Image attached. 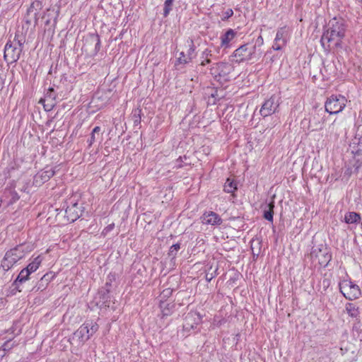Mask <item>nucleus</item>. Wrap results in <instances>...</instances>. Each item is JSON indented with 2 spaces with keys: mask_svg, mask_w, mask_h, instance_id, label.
Listing matches in <instances>:
<instances>
[{
  "mask_svg": "<svg viewBox=\"0 0 362 362\" xmlns=\"http://www.w3.org/2000/svg\"><path fill=\"white\" fill-rule=\"evenodd\" d=\"M346 25L343 18H333L329 21L328 27L322 35L320 42L325 49H327L329 43L336 41V45L339 46L341 40L345 36Z\"/></svg>",
  "mask_w": 362,
  "mask_h": 362,
  "instance_id": "f257e3e1",
  "label": "nucleus"
},
{
  "mask_svg": "<svg viewBox=\"0 0 362 362\" xmlns=\"http://www.w3.org/2000/svg\"><path fill=\"white\" fill-rule=\"evenodd\" d=\"M99 326L93 321H86L74 333L71 340L78 344H83L98 330Z\"/></svg>",
  "mask_w": 362,
  "mask_h": 362,
  "instance_id": "f03ea898",
  "label": "nucleus"
},
{
  "mask_svg": "<svg viewBox=\"0 0 362 362\" xmlns=\"http://www.w3.org/2000/svg\"><path fill=\"white\" fill-rule=\"evenodd\" d=\"M256 52V45L249 43L243 45L236 49L231 55L232 62L240 64L244 62H248L257 57Z\"/></svg>",
  "mask_w": 362,
  "mask_h": 362,
  "instance_id": "7ed1b4c3",
  "label": "nucleus"
},
{
  "mask_svg": "<svg viewBox=\"0 0 362 362\" xmlns=\"http://www.w3.org/2000/svg\"><path fill=\"white\" fill-rule=\"evenodd\" d=\"M347 100L341 95H332L325 103V111L330 115L341 112L346 105Z\"/></svg>",
  "mask_w": 362,
  "mask_h": 362,
  "instance_id": "20e7f679",
  "label": "nucleus"
},
{
  "mask_svg": "<svg viewBox=\"0 0 362 362\" xmlns=\"http://www.w3.org/2000/svg\"><path fill=\"white\" fill-rule=\"evenodd\" d=\"M339 291L349 300H354L361 296L359 286L349 279H344L339 284Z\"/></svg>",
  "mask_w": 362,
  "mask_h": 362,
  "instance_id": "39448f33",
  "label": "nucleus"
},
{
  "mask_svg": "<svg viewBox=\"0 0 362 362\" xmlns=\"http://www.w3.org/2000/svg\"><path fill=\"white\" fill-rule=\"evenodd\" d=\"M101 42L99 35L95 33H88L84 39L82 49L89 52L93 56H95L100 51Z\"/></svg>",
  "mask_w": 362,
  "mask_h": 362,
  "instance_id": "423d86ee",
  "label": "nucleus"
},
{
  "mask_svg": "<svg viewBox=\"0 0 362 362\" xmlns=\"http://www.w3.org/2000/svg\"><path fill=\"white\" fill-rule=\"evenodd\" d=\"M58 99V93L53 87H49L45 93L44 98L40 100L39 103L43 105L46 112H49L56 106Z\"/></svg>",
  "mask_w": 362,
  "mask_h": 362,
  "instance_id": "0eeeda50",
  "label": "nucleus"
},
{
  "mask_svg": "<svg viewBox=\"0 0 362 362\" xmlns=\"http://www.w3.org/2000/svg\"><path fill=\"white\" fill-rule=\"evenodd\" d=\"M22 52V48L11 44V40H9L4 47V57L10 63L16 62L20 59Z\"/></svg>",
  "mask_w": 362,
  "mask_h": 362,
  "instance_id": "6e6552de",
  "label": "nucleus"
},
{
  "mask_svg": "<svg viewBox=\"0 0 362 362\" xmlns=\"http://www.w3.org/2000/svg\"><path fill=\"white\" fill-rule=\"evenodd\" d=\"M33 247L28 244H21L15 247L8 250L6 253L9 255L15 263H17L19 260L22 259L26 254L31 252Z\"/></svg>",
  "mask_w": 362,
  "mask_h": 362,
  "instance_id": "1a4fd4ad",
  "label": "nucleus"
},
{
  "mask_svg": "<svg viewBox=\"0 0 362 362\" xmlns=\"http://www.w3.org/2000/svg\"><path fill=\"white\" fill-rule=\"evenodd\" d=\"M201 322L202 316L200 314L196 311H190L184 319L183 329L186 332H189L195 329Z\"/></svg>",
  "mask_w": 362,
  "mask_h": 362,
  "instance_id": "9d476101",
  "label": "nucleus"
},
{
  "mask_svg": "<svg viewBox=\"0 0 362 362\" xmlns=\"http://www.w3.org/2000/svg\"><path fill=\"white\" fill-rule=\"evenodd\" d=\"M230 66L227 63L218 62L213 64L210 68L211 74L218 81L225 78L230 71Z\"/></svg>",
  "mask_w": 362,
  "mask_h": 362,
  "instance_id": "9b49d317",
  "label": "nucleus"
},
{
  "mask_svg": "<svg viewBox=\"0 0 362 362\" xmlns=\"http://www.w3.org/2000/svg\"><path fill=\"white\" fill-rule=\"evenodd\" d=\"M279 106V101L275 96H272L267 100L260 109V115L266 117L275 113Z\"/></svg>",
  "mask_w": 362,
  "mask_h": 362,
  "instance_id": "f8f14e48",
  "label": "nucleus"
},
{
  "mask_svg": "<svg viewBox=\"0 0 362 362\" xmlns=\"http://www.w3.org/2000/svg\"><path fill=\"white\" fill-rule=\"evenodd\" d=\"M55 174V171L52 169H45L37 173L33 179V185L35 186H40L43 183L47 182Z\"/></svg>",
  "mask_w": 362,
  "mask_h": 362,
  "instance_id": "ddd939ff",
  "label": "nucleus"
},
{
  "mask_svg": "<svg viewBox=\"0 0 362 362\" xmlns=\"http://www.w3.org/2000/svg\"><path fill=\"white\" fill-rule=\"evenodd\" d=\"M83 211L78 203L73 204L71 206H67L65 210V217L68 221L74 222L82 215Z\"/></svg>",
  "mask_w": 362,
  "mask_h": 362,
  "instance_id": "4468645a",
  "label": "nucleus"
},
{
  "mask_svg": "<svg viewBox=\"0 0 362 362\" xmlns=\"http://www.w3.org/2000/svg\"><path fill=\"white\" fill-rule=\"evenodd\" d=\"M1 198H3L4 202L6 203V206L8 207L16 202L20 199V196L13 189L6 188Z\"/></svg>",
  "mask_w": 362,
  "mask_h": 362,
  "instance_id": "2eb2a0df",
  "label": "nucleus"
},
{
  "mask_svg": "<svg viewBox=\"0 0 362 362\" xmlns=\"http://www.w3.org/2000/svg\"><path fill=\"white\" fill-rule=\"evenodd\" d=\"M202 223L205 224H210L212 226L220 225L222 223V219L218 214L214 211L206 212L203 214Z\"/></svg>",
  "mask_w": 362,
  "mask_h": 362,
  "instance_id": "dca6fc26",
  "label": "nucleus"
},
{
  "mask_svg": "<svg viewBox=\"0 0 362 362\" xmlns=\"http://www.w3.org/2000/svg\"><path fill=\"white\" fill-rule=\"evenodd\" d=\"M316 257L318 258L319 264L323 267L327 266L332 259V254L326 247L324 250H319Z\"/></svg>",
  "mask_w": 362,
  "mask_h": 362,
  "instance_id": "f3484780",
  "label": "nucleus"
},
{
  "mask_svg": "<svg viewBox=\"0 0 362 362\" xmlns=\"http://www.w3.org/2000/svg\"><path fill=\"white\" fill-rule=\"evenodd\" d=\"M42 8V3L40 1L35 0L33 1L30 7L27 10V15H33L35 24L37 23V16L40 11Z\"/></svg>",
  "mask_w": 362,
  "mask_h": 362,
  "instance_id": "a211bd4d",
  "label": "nucleus"
},
{
  "mask_svg": "<svg viewBox=\"0 0 362 362\" xmlns=\"http://www.w3.org/2000/svg\"><path fill=\"white\" fill-rule=\"evenodd\" d=\"M30 275V274L26 270L25 268L23 269L20 272L16 279L14 280L13 283V286H14L15 288L17 289L18 291H21V290L19 288V285L26 281L28 279Z\"/></svg>",
  "mask_w": 362,
  "mask_h": 362,
  "instance_id": "6ab92c4d",
  "label": "nucleus"
},
{
  "mask_svg": "<svg viewBox=\"0 0 362 362\" xmlns=\"http://www.w3.org/2000/svg\"><path fill=\"white\" fill-rule=\"evenodd\" d=\"M288 39V29L286 27H282L277 30L275 41L280 42L283 45H286Z\"/></svg>",
  "mask_w": 362,
  "mask_h": 362,
  "instance_id": "aec40b11",
  "label": "nucleus"
},
{
  "mask_svg": "<svg viewBox=\"0 0 362 362\" xmlns=\"http://www.w3.org/2000/svg\"><path fill=\"white\" fill-rule=\"evenodd\" d=\"M236 33L233 29H229L221 37V46L227 47L230 42L235 37Z\"/></svg>",
  "mask_w": 362,
  "mask_h": 362,
  "instance_id": "412c9836",
  "label": "nucleus"
},
{
  "mask_svg": "<svg viewBox=\"0 0 362 362\" xmlns=\"http://www.w3.org/2000/svg\"><path fill=\"white\" fill-rule=\"evenodd\" d=\"M274 202H271L268 204L266 205L264 209V214L263 217L270 221L273 222L274 219Z\"/></svg>",
  "mask_w": 362,
  "mask_h": 362,
  "instance_id": "4be33fe9",
  "label": "nucleus"
},
{
  "mask_svg": "<svg viewBox=\"0 0 362 362\" xmlns=\"http://www.w3.org/2000/svg\"><path fill=\"white\" fill-rule=\"evenodd\" d=\"M361 219V215L354 211L348 212L344 216V221L348 224L358 223Z\"/></svg>",
  "mask_w": 362,
  "mask_h": 362,
  "instance_id": "5701e85b",
  "label": "nucleus"
},
{
  "mask_svg": "<svg viewBox=\"0 0 362 362\" xmlns=\"http://www.w3.org/2000/svg\"><path fill=\"white\" fill-rule=\"evenodd\" d=\"M42 261V257L40 255L36 257L32 262H30L26 267V270L30 274L35 272L40 267Z\"/></svg>",
  "mask_w": 362,
  "mask_h": 362,
  "instance_id": "b1692460",
  "label": "nucleus"
},
{
  "mask_svg": "<svg viewBox=\"0 0 362 362\" xmlns=\"http://www.w3.org/2000/svg\"><path fill=\"white\" fill-rule=\"evenodd\" d=\"M15 264L16 263L14 260H13L12 258H11L9 255L6 252L1 263V267L3 268V269L7 272L11 269Z\"/></svg>",
  "mask_w": 362,
  "mask_h": 362,
  "instance_id": "393cba45",
  "label": "nucleus"
},
{
  "mask_svg": "<svg viewBox=\"0 0 362 362\" xmlns=\"http://www.w3.org/2000/svg\"><path fill=\"white\" fill-rule=\"evenodd\" d=\"M25 42V38L23 35V34H21L20 33H16L14 38L13 41H11V44L14 45L15 46H17L18 47L22 48L23 49V45Z\"/></svg>",
  "mask_w": 362,
  "mask_h": 362,
  "instance_id": "a878e982",
  "label": "nucleus"
},
{
  "mask_svg": "<svg viewBox=\"0 0 362 362\" xmlns=\"http://www.w3.org/2000/svg\"><path fill=\"white\" fill-rule=\"evenodd\" d=\"M346 310L348 315L351 317H357L359 315L358 309L354 303H348L346 304Z\"/></svg>",
  "mask_w": 362,
  "mask_h": 362,
  "instance_id": "bb28decb",
  "label": "nucleus"
},
{
  "mask_svg": "<svg viewBox=\"0 0 362 362\" xmlns=\"http://www.w3.org/2000/svg\"><path fill=\"white\" fill-rule=\"evenodd\" d=\"M223 190L227 193H233L237 190V185L230 178H228L225 182Z\"/></svg>",
  "mask_w": 362,
  "mask_h": 362,
  "instance_id": "cd10ccee",
  "label": "nucleus"
},
{
  "mask_svg": "<svg viewBox=\"0 0 362 362\" xmlns=\"http://www.w3.org/2000/svg\"><path fill=\"white\" fill-rule=\"evenodd\" d=\"M187 45L188 46V50L187 53V59L190 61L195 57L194 52H195V46L194 45V42L192 39H188L186 42Z\"/></svg>",
  "mask_w": 362,
  "mask_h": 362,
  "instance_id": "c85d7f7f",
  "label": "nucleus"
},
{
  "mask_svg": "<svg viewBox=\"0 0 362 362\" xmlns=\"http://www.w3.org/2000/svg\"><path fill=\"white\" fill-rule=\"evenodd\" d=\"M212 56L211 50L209 49H206L204 51L202 52L201 55L202 62L200 65L201 66H205L208 64L211 63V59H209L210 57Z\"/></svg>",
  "mask_w": 362,
  "mask_h": 362,
  "instance_id": "c756f323",
  "label": "nucleus"
},
{
  "mask_svg": "<svg viewBox=\"0 0 362 362\" xmlns=\"http://www.w3.org/2000/svg\"><path fill=\"white\" fill-rule=\"evenodd\" d=\"M100 130H101V129L98 126L93 128V129L90 134V137L87 141L89 146H91L93 145V144L96 141V134H99V133L100 132Z\"/></svg>",
  "mask_w": 362,
  "mask_h": 362,
  "instance_id": "7c9ffc66",
  "label": "nucleus"
},
{
  "mask_svg": "<svg viewBox=\"0 0 362 362\" xmlns=\"http://www.w3.org/2000/svg\"><path fill=\"white\" fill-rule=\"evenodd\" d=\"M160 308L162 310L163 316H168L171 313V310L174 307L173 305H170L168 303H165L162 302L160 305Z\"/></svg>",
  "mask_w": 362,
  "mask_h": 362,
  "instance_id": "2f4dec72",
  "label": "nucleus"
},
{
  "mask_svg": "<svg viewBox=\"0 0 362 362\" xmlns=\"http://www.w3.org/2000/svg\"><path fill=\"white\" fill-rule=\"evenodd\" d=\"M355 163L354 164V167L356 172H358L359 170L362 168V154L358 152L356 153L355 156Z\"/></svg>",
  "mask_w": 362,
  "mask_h": 362,
  "instance_id": "473e14b6",
  "label": "nucleus"
},
{
  "mask_svg": "<svg viewBox=\"0 0 362 362\" xmlns=\"http://www.w3.org/2000/svg\"><path fill=\"white\" fill-rule=\"evenodd\" d=\"M175 0H165L164 2L163 16L166 17L173 8Z\"/></svg>",
  "mask_w": 362,
  "mask_h": 362,
  "instance_id": "72a5a7b5",
  "label": "nucleus"
},
{
  "mask_svg": "<svg viewBox=\"0 0 362 362\" xmlns=\"http://www.w3.org/2000/svg\"><path fill=\"white\" fill-rule=\"evenodd\" d=\"M189 62L190 60L187 59V54H185L184 52H181L180 53V56L177 59V63L180 64H186Z\"/></svg>",
  "mask_w": 362,
  "mask_h": 362,
  "instance_id": "f704fd0d",
  "label": "nucleus"
},
{
  "mask_svg": "<svg viewBox=\"0 0 362 362\" xmlns=\"http://www.w3.org/2000/svg\"><path fill=\"white\" fill-rule=\"evenodd\" d=\"M211 269H212V267H211L210 269H209V271L206 273L205 278L208 282H210L217 274H216V271L218 269L217 267H216L213 271L211 272Z\"/></svg>",
  "mask_w": 362,
  "mask_h": 362,
  "instance_id": "c9c22d12",
  "label": "nucleus"
},
{
  "mask_svg": "<svg viewBox=\"0 0 362 362\" xmlns=\"http://www.w3.org/2000/svg\"><path fill=\"white\" fill-rule=\"evenodd\" d=\"M53 277V275L52 274H45L40 280V286L39 288H40L42 286H44V284H47L48 281H50V279Z\"/></svg>",
  "mask_w": 362,
  "mask_h": 362,
  "instance_id": "e433bc0d",
  "label": "nucleus"
},
{
  "mask_svg": "<svg viewBox=\"0 0 362 362\" xmlns=\"http://www.w3.org/2000/svg\"><path fill=\"white\" fill-rule=\"evenodd\" d=\"M53 277V275L52 274H45L40 280V286L39 288H40L42 286H44V284H47L48 281H50V279Z\"/></svg>",
  "mask_w": 362,
  "mask_h": 362,
  "instance_id": "4c0bfd02",
  "label": "nucleus"
},
{
  "mask_svg": "<svg viewBox=\"0 0 362 362\" xmlns=\"http://www.w3.org/2000/svg\"><path fill=\"white\" fill-rule=\"evenodd\" d=\"M180 249V243H176V244H174L170 248V251H169V256L170 257H175L177 255V252Z\"/></svg>",
  "mask_w": 362,
  "mask_h": 362,
  "instance_id": "58836bf2",
  "label": "nucleus"
},
{
  "mask_svg": "<svg viewBox=\"0 0 362 362\" xmlns=\"http://www.w3.org/2000/svg\"><path fill=\"white\" fill-rule=\"evenodd\" d=\"M16 345L14 341H12L11 339H8L6 341L4 344L2 345L1 348L8 352L10 351L14 346Z\"/></svg>",
  "mask_w": 362,
  "mask_h": 362,
  "instance_id": "ea45409f",
  "label": "nucleus"
},
{
  "mask_svg": "<svg viewBox=\"0 0 362 362\" xmlns=\"http://www.w3.org/2000/svg\"><path fill=\"white\" fill-rule=\"evenodd\" d=\"M141 110L140 109H136L134 112V122L135 124H137L139 123H140V121H141V116H140V113H141Z\"/></svg>",
  "mask_w": 362,
  "mask_h": 362,
  "instance_id": "a19ab883",
  "label": "nucleus"
},
{
  "mask_svg": "<svg viewBox=\"0 0 362 362\" xmlns=\"http://www.w3.org/2000/svg\"><path fill=\"white\" fill-rule=\"evenodd\" d=\"M286 45H283L281 42H276L274 40V45H272V49L274 50H276V51H279V50H281L282 49V47L284 46H285Z\"/></svg>",
  "mask_w": 362,
  "mask_h": 362,
  "instance_id": "79ce46f5",
  "label": "nucleus"
},
{
  "mask_svg": "<svg viewBox=\"0 0 362 362\" xmlns=\"http://www.w3.org/2000/svg\"><path fill=\"white\" fill-rule=\"evenodd\" d=\"M49 16H50L49 11L48 10L47 11V13H45V15L42 16L43 19H45L46 17L47 16V18L45 21V23L46 25H49V24H51V18H49Z\"/></svg>",
  "mask_w": 362,
  "mask_h": 362,
  "instance_id": "37998d69",
  "label": "nucleus"
},
{
  "mask_svg": "<svg viewBox=\"0 0 362 362\" xmlns=\"http://www.w3.org/2000/svg\"><path fill=\"white\" fill-rule=\"evenodd\" d=\"M233 15V11L232 9L229 8V9H227L225 12H224V17H223V20H226V19H228L229 18H230Z\"/></svg>",
  "mask_w": 362,
  "mask_h": 362,
  "instance_id": "c03bdc74",
  "label": "nucleus"
},
{
  "mask_svg": "<svg viewBox=\"0 0 362 362\" xmlns=\"http://www.w3.org/2000/svg\"><path fill=\"white\" fill-rule=\"evenodd\" d=\"M56 24H57V17H55L53 19V22H52L51 26L47 29V31L49 33H52L53 34L54 33Z\"/></svg>",
  "mask_w": 362,
  "mask_h": 362,
  "instance_id": "a18cd8bd",
  "label": "nucleus"
},
{
  "mask_svg": "<svg viewBox=\"0 0 362 362\" xmlns=\"http://www.w3.org/2000/svg\"><path fill=\"white\" fill-rule=\"evenodd\" d=\"M173 290L171 288H166L163 291L162 295L164 297H168L172 294Z\"/></svg>",
  "mask_w": 362,
  "mask_h": 362,
  "instance_id": "49530a36",
  "label": "nucleus"
},
{
  "mask_svg": "<svg viewBox=\"0 0 362 362\" xmlns=\"http://www.w3.org/2000/svg\"><path fill=\"white\" fill-rule=\"evenodd\" d=\"M263 43H264L263 37H262L261 35H259V36L257 37V40H256V44H255V45H256V47H257V46L260 47L261 45H263Z\"/></svg>",
  "mask_w": 362,
  "mask_h": 362,
  "instance_id": "de8ad7c7",
  "label": "nucleus"
},
{
  "mask_svg": "<svg viewBox=\"0 0 362 362\" xmlns=\"http://www.w3.org/2000/svg\"><path fill=\"white\" fill-rule=\"evenodd\" d=\"M6 351H4L2 348L0 349V358H3L6 354Z\"/></svg>",
  "mask_w": 362,
  "mask_h": 362,
  "instance_id": "09e8293b",
  "label": "nucleus"
},
{
  "mask_svg": "<svg viewBox=\"0 0 362 362\" xmlns=\"http://www.w3.org/2000/svg\"><path fill=\"white\" fill-rule=\"evenodd\" d=\"M113 227H114V224H110L105 228V230H106V232H108V231L111 230L113 228Z\"/></svg>",
  "mask_w": 362,
  "mask_h": 362,
  "instance_id": "8fccbe9b",
  "label": "nucleus"
},
{
  "mask_svg": "<svg viewBox=\"0 0 362 362\" xmlns=\"http://www.w3.org/2000/svg\"><path fill=\"white\" fill-rule=\"evenodd\" d=\"M315 127H316V129H317V128H319V129H322V125H321V124H319L318 125H317V124H316V125H315Z\"/></svg>",
  "mask_w": 362,
  "mask_h": 362,
  "instance_id": "3c124183",
  "label": "nucleus"
},
{
  "mask_svg": "<svg viewBox=\"0 0 362 362\" xmlns=\"http://www.w3.org/2000/svg\"><path fill=\"white\" fill-rule=\"evenodd\" d=\"M3 202H4L3 198H1V197H0V206H1Z\"/></svg>",
  "mask_w": 362,
  "mask_h": 362,
  "instance_id": "603ef678",
  "label": "nucleus"
},
{
  "mask_svg": "<svg viewBox=\"0 0 362 362\" xmlns=\"http://www.w3.org/2000/svg\"><path fill=\"white\" fill-rule=\"evenodd\" d=\"M26 23H30V20L27 19V20H26Z\"/></svg>",
  "mask_w": 362,
  "mask_h": 362,
  "instance_id": "864d4df0",
  "label": "nucleus"
},
{
  "mask_svg": "<svg viewBox=\"0 0 362 362\" xmlns=\"http://www.w3.org/2000/svg\"><path fill=\"white\" fill-rule=\"evenodd\" d=\"M314 119H315V116H313V119H310V122H312L313 120H314Z\"/></svg>",
  "mask_w": 362,
  "mask_h": 362,
  "instance_id": "5fc2aeb1",
  "label": "nucleus"
},
{
  "mask_svg": "<svg viewBox=\"0 0 362 362\" xmlns=\"http://www.w3.org/2000/svg\"><path fill=\"white\" fill-rule=\"evenodd\" d=\"M180 160H181V157H180L178 159H177V162L178 163Z\"/></svg>",
  "mask_w": 362,
  "mask_h": 362,
  "instance_id": "6e6d98bb",
  "label": "nucleus"
},
{
  "mask_svg": "<svg viewBox=\"0 0 362 362\" xmlns=\"http://www.w3.org/2000/svg\"><path fill=\"white\" fill-rule=\"evenodd\" d=\"M177 167H178V168H181V167H182V165H181V164H178V165H177Z\"/></svg>",
  "mask_w": 362,
  "mask_h": 362,
  "instance_id": "4d7b16f0",
  "label": "nucleus"
},
{
  "mask_svg": "<svg viewBox=\"0 0 362 362\" xmlns=\"http://www.w3.org/2000/svg\"><path fill=\"white\" fill-rule=\"evenodd\" d=\"M335 122H336V120H334V121L333 122V123H332V126H334V124H335Z\"/></svg>",
  "mask_w": 362,
  "mask_h": 362,
  "instance_id": "13d9d810",
  "label": "nucleus"
}]
</instances>
